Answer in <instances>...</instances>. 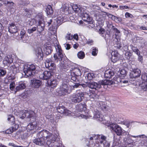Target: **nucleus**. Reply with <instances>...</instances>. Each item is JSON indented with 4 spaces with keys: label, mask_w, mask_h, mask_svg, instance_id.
<instances>
[{
    "label": "nucleus",
    "mask_w": 147,
    "mask_h": 147,
    "mask_svg": "<svg viewBox=\"0 0 147 147\" xmlns=\"http://www.w3.org/2000/svg\"><path fill=\"white\" fill-rule=\"evenodd\" d=\"M56 53L54 54L53 57L54 60L56 62H59L60 66L61 69L66 71V70L69 69V66L66 64V62L64 59V55L60 46L58 45L56 48Z\"/></svg>",
    "instance_id": "f257e3e1"
},
{
    "label": "nucleus",
    "mask_w": 147,
    "mask_h": 147,
    "mask_svg": "<svg viewBox=\"0 0 147 147\" xmlns=\"http://www.w3.org/2000/svg\"><path fill=\"white\" fill-rule=\"evenodd\" d=\"M51 133L47 130H43L39 131L37 134L38 138L33 140V142L36 145L40 146L45 145V139L50 135Z\"/></svg>",
    "instance_id": "f03ea898"
},
{
    "label": "nucleus",
    "mask_w": 147,
    "mask_h": 147,
    "mask_svg": "<svg viewBox=\"0 0 147 147\" xmlns=\"http://www.w3.org/2000/svg\"><path fill=\"white\" fill-rule=\"evenodd\" d=\"M58 90L59 93L65 95L70 94L72 91V87L67 82H63L61 85Z\"/></svg>",
    "instance_id": "7ed1b4c3"
},
{
    "label": "nucleus",
    "mask_w": 147,
    "mask_h": 147,
    "mask_svg": "<svg viewBox=\"0 0 147 147\" xmlns=\"http://www.w3.org/2000/svg\"><path fill=\"white\" fill-rule=\"evenodd\" d=\"M35 65L33 64L25 66L23 69L24 73L26 77H32L35 74L34 71L35 69Z\"/></svg>",
    "instance_id": "20e7f679"
},
{
    "label": "nucleus",
    "mask_w": 147,
    "mask_h": 147,
    "mask_svg": "<svg viewBox=\"0 0 147 147\" xmlns=\"http://www.w3.org/2000/svg\"><path fill=\"white\" fill-rule=\"evenodd\" d=\"M85 92H79L70 96V100L72 103H76L81 102L84 98Z\"/></svg>",
    "instance_id": "39448f33"
},
{
    "label": "nucleus",
    "mask_w": 147,
    "mask_h": 147,
    "mask_svg": "<svg viewBox=\"0 0 147 147\" xmlns=\"http://www.w3.org/2000/svg\"><path fill=\"white\" fill-rule=\"evenodd\" d=\"M35 115V113L32 111L22 110L20 111V117L21 119H23L26 116L29 118L34 117Z\"/></svg>",
    "instance_id": "423d86ee"
},
{
    "label": "nucleus",
    "mask_w": 147,
    "mask_h": 147,
    "mask_svg": "<svg viewBox=\"0 0 147 147\" xmlns=\"http://www.w3.org/2000/svg\"><path fill=\"white\" fill-rule=\"evenodd\" d=\"M57 137L56 136L52 134L51 133L50 135L48 136L47 139V142L45 143V145L47 144L49 147H52L54 146L57 143L56 141Z\"/></svg>",
    "instance_id": "0eeeda50"
},
{
    "label": "nucleus",
    "mask_w": 147,
    "mask_h": 147,
    "mask_svg": "<svg viewBox=\"0 0 147 147\" xmlns=\"http://www.w3.org/2000/svg\"><path fill=\"white\" fill-rule=\"evenodd\" d=\"M110 128L114 131L118 136L124 135L125 131L123 130L121 127L115 124H112L110 125Z\"/></svg>",
    "instance_id": "6e6552de"
},
{
    "label": "nucleus",
    "mask_w": 147,
    "mask_h": 147,
    "mask_svg": "<svg viewBox=\"0 0 147 147\" xmlns=\"http://www.w3.org/2000/svg\"><path fill=\"white\" fill-rule=\"evenodd\" d=\"M53 73L51 71H45L43 73L40 74L39 77L40 79L47 80L51 78Z\"/></svg>",
    "instance_id": "1a4fd4ad"
},
{
    "label": "nucleus",
    "mask_w": 147,
    "mask_h": 147,
    "mask_svg": "<svg viewBox=\"0 0 147 147\" xmlns=\"http://www.w3.org/2000/svg\"><path fill=\"white\" fill-rule=\"evenodd\" d=\"M88 87L92 89H94L96 90H98L102 88L101 84H100V81L98 83L95 82H90L88 83Z\"/></svg>",
    "instance_id": "9d476101"
},
{
    "label": "nucleus",
    "mask_w": 147,
    "mask_h": 147,
    "mask_svg": "<svg viewBox=\"0 0 147 147\" xmlns=\"http://www.w3.org/2000/svg\"><path fill=\"white\" fill-rule=\"evenodd\" d=\"M57 110L59 113L63 114L65 115H68L71 113V111L67 110L65 107L63 106H58Z\"/></svg>",
    "instance_id": "9b49d317"
},
{
    "label": "nucleus",
    "mask_w": 147,
    "mask_h": 147,
    "mask_svg": "<svg viewBox=\"0 0 147 147\" xmlns=\"http://www.w3.org/2000/svg\"><path fill=\"white\" fill-rule=\"evenodd\" d=\"M141 73V71L138 69H133L130 73L129 76L131 78H136L140 77Z\"/></svg>",
    "instance_id": "f8f14e48"
},
{
    "label": "nucleus",
    "mask_w": 147,
    "mask_h": 147,
    "mask_svg": "<svg viewBox=\"0 0 147 147\" xmlns=\"http://www.w3.org/2000/svg\"><path fill=\"white\" fill-rule=\"evenodd\" d=\"M35 54L36 58L38 61L42 60L43 54L42 50L41 48H38L36 50Z\"/></svg>",
    "instance_id": "ddd939ff"
},
{
    "label": "nucleus",
    "mask_w": 147,
    "mask_h": 147,
    "mask_svg": "<svg viewBox=\"0 0 147 147\" xmlns=\"http://www.w3.org/2000/svg\"><path fill=\"white\" fill-rule=\"evenodd\" d=\"M82 16V19L85 21L87 22L90 24L92 22V18L86 12H83L82 11L80 13Z\"/></svg>",
    "instance_id": "4468645a"
},
{
    "label": "nucleus",
    "mask_w": 147,
    "mask_h": 147,
    "mask_svg": "<svg viewBox=\"0 0 147 147\" xmlns=\"http://www.w3.org/2000/svg\"><path fill=\"white\" fill-rule=\"evenodd\" d=\"M45 22L39 21L38 25L37 28V31L38 32V34L39 36L42 34V32L44 30L45 28Z\"/></svg>",
    "instance_id": "2eb2a0df"
},
{
    "label": "nucleus",
    "mask_w": 147,
    "mask_h": 147,
    "mask_svg": "<svg viewBox=\"0 0 147 147\" xmlns=\"http://www.w3.org/2000/svg\"><path fill=\"white\" fill-rule=\"evenodd\" d=\"M100 84H101L102 88H106L108 87V86H110L113 84V82L111 80H105L100 81Z\"/></svg>",
    "instance_id": "dca6fc26"
},
{
    "label": "nucleus",
    "mask_w": 147,
    "mask_h": 147,
    "mask_svg": "<svg viewBox=\"0 0 147 147\" xmlns=\"http://www.w3.org/2000/svg\"><path fill=\"white\" fill-rule=\"evenodd\" d=\"M41 84V82L38 80L33 79L31 80V85L32 87L35 88H39Z\"/></svg>",
    "instance_id": "f3484780"
},
{
    "label": "nucleus",
    "mask_w": 147,
    "mask_h": 147,
    "mask_svg": "<svg viewBox=\"0 0 147 147\" xmlns=\"http://www.w3.org/2000/svg\"><path fill=\"white\" fill-rule=\"evenodd\" d=\"M13 58L11 55H8L5 57L3 60V63L6 65H8L13 62Z\"/></svg>",
    "instance_id": "a211bd4d"
},
{
    "label": "nucleus",
    "mask_w": 147,
    "mask_h": 147,
    "mask_svg": "<svg viewBox=\"0 0 147 147\" xmlns=\"http://www.w3.org/2000/svg\"><path fill=\"white\" fill-rule=\"evenodd\" d=\"M124 141L125 145L129 147H132L134 145L133 140L129 136L125 138Z\"/></svg>",
    "instance_id": "6ab92c4d"
},
{
    "label": "nucleus",
    "mask_w": 147,
    "mask_h": 147,
    "mask_svg": "<svg viewBox=\"0 0 147 147\" xmlns=\"http://www.w3.org/2000/svg\"><path fill=\"white\" fill-rule=\"evenodd\" d=\"M9 32L11 33H16L17 32L18 29L14 24L11 23L10 24L8 28Z\"/></svg>",
    "instance_id": "aec40b11"
},
{
    "label": "nucleus",
    "mask_w": 147,
    "mask_h": 147,
    "mask_svg": "<svg viewBox=\"0 0 147 147\" xmlns=\"http://www.w3.org/2000/svg\"><path fill=\"white\" fill-rule=\"evenodd\" d=\"M95 117L98 118V120L99 121H103V123H106L107 122L104 116L102 114H100L99 112L95 114Z\"/></svg>",
    "instance_id": "412c9836"
},
{
    "label": "nucleus",
    "mask_w": 147,
    "mask_h": 147,
    "mask_svg": "<svg viewBox=\"0 0 147 147\" xmlns=\"http://www.w3.org/2000/svg\"><path fill=\"white\" fill-rule=\"evenodd\" d=\"M26 87L25 84L24 83H22L19 84L16 86L15 89V93H16L17 92L22 90L25 89Z\"/></svg>",
    "instance_id": "4be33fe9"
},
{
    "label": "nucleus",
    "mask_w": 147,
    "mask_h": 147,
    "mask_svg": "<svg viewBox=\"0 0 147 147\" xmlns=\"http://www.w3.org/2000/svg\"><path fill=\"white\" fill-rule=\"evenodd\" d=\"M48 84L50 86L51 88L55 87L58 84V82L55 79L51 80L48 81Z\"/></svg>",
    "instance_id": "5701e85b"
},
{
    "label": "nucleus",
    "mask_w": 147,
    "mask_h": 147,
    "mask_svg": "<svg viewBox=\"0 0 147 147\" xmlns=\"http://www.w3.org/2000/svg\"><path fill=\"white\" fill-rule=\"evenodd\" d=\"M36 127V125L34 122L30 123L27 126V130L30 131L34 129Z\"/></svg>",
    "instance_id": "b1692460"
},
{
    "label": "nucleus",
    "mask_w": 147,
    "mask_h": 147,
    "mask_svg": "<svg viewBox=\"0 0 147 147\" xmlns=\"http://www.w3.org/2000/svg\"><path fill=\"white\" fill-rule=\"evenodd\" d=\"M114 74V72L111 70H107L105 71V78H110L113 76Z\"/></svg>",
    "instance_id": "393cba45"
},
{
    "label": "nucleus",
    "mask_w": 147,
    "mask_h": 147,
    "mask_svg": "<svg viewBox=\"0 0 147 147\" xmlns=\"http://www.w3.org/2000/svg\"><path fill=\"white\" fill-rule=\"evenodd\" d=\"M97 137L99 140V142L100 144H102L104 142H106L107 141L106 136H104L103 135H98Z\"/></svg>",
    "instance_id": "a878e982"
},
{
    "label": "nucleus",
    "mask_w": 147,
    "mask_h": 147,
    "mask_svg": "<svg viewBox=\"0 0 147 147\" xmlns=\"http://www.w3.org/2000/svg\"><path fill=\"white\" fill-rule=\"evenodd\" d=\"M72 9L76 13H80L82 11V8L79 7L76 4H74L72 6Z\"/></svg>",
    "instance_id": "bb28decb"
},
{
    "label": "nucleus",
    "mask_w": 147,
    "mask_h": 147,
    "mask_svg": "<svg viewBox=\"0 0 147 147\" xmlns=\"http://www.w3.org/2000/svg\"><path fill=\"white\" fill-rule=\"evenodd\" d=\"M46 12L48 15L52 14L53 12L52 8L50 5H48L46 8Z\"/></svg>",
    "instance_id": "cd10ccee"
},
{
    "label": "nucleus",
    "mask_w": 147,
    "mask_h": 147,
    "mask_svg": "<svg viewBox=\"0 0 147 147\" xmlns=\"http://www.w3.org/2000/svg\"><path fill=\"white\" fill-rule=\"evenodd\" d=\"M74 76H80L81 75V73L80 70L78 68L75 69L71 72Z\"/></svg>",
    "instance_id": "c85d7f7f"
},
{
    "label": "nucleus",
    "mask_w": 147,
    "mask_h": 147,
    "mask_svg": "<svg viewBox=\"0 0 147 147\" xmlns=\"http://www.w3.org/2000/svg\"><path fill=\"white\" fill-rule=\"evenodd\" d=\"M63 17H59L55 19L54 22L55 24L56 23L57 24L56 25L58 26H59L63 22Z\"/></svg>",
    "instance_id": "c756f323"
},
{
    "label": "nucleus",
    "mask_w": 147,
    "mask_h": 147,
    "mask_svg": "<svg viewBox=\"0 0 147 147\" xmlns=\"http://www.w3.org/2000/svg\"><path fill=\"white\" fill-rule=\"evenodd\" d=\"M53 107L51 106H49L45 108L44 109V112H45V114H51V112L52 111Z\"/></svg>",
    "instance_id": "7c9ffc66"
},
{
    "label": "nucleus",
    "mask_w": 147,
    "mask_h": 147,
    "mask_svg": "<svg viewBox=\"0 0 147 147\" xmlns=\"http://www.w3.org/2000/svg\"><path fill=\"white\" fill-rule=\"evenodd\" d=\"M139 85L143 90L147 91V82H142L141 83L139 84Z\"/></svg>",
    "instance_id": "2f4dec72"
},
{
    "label": "nucleus",
    "mask_w": 147,
    "mask_h": 147,
    "mask_svg": "<svg viewBox=\"0 0 147 147\" xmlns=\"http://www.w3.org/2000/svg\"><path fill=\"white\" fill-rule=\"evenodd\" d=\"M78 106L79 109L81 111H84L86 109V106L84 103H80Z\"/></svg>",
    "instance_id": "473e14b6"
},
{
    "label": "nucleus",
    "mask_w": 147,
    "mask_h": 147,
    "mask_svg": "<svg viewBox=\"0 0 147 147\" xmlns=\"http://www.w3.org/2000/svg\"><path fill=\"white\" fill-rule=\"evenodd\" d=\"M32 13V11L28 9H24V16L28 17H30V16Z\"/></svg>",
    "instance_id": "72a5a7b5"
},
{
    "label": "nucleus",
    "mask_w": 147,
    "mask_h": 147,
    "mask_svg": "<svg viewBox=\"0 0 147 147\" xmlns=\"http://www.w3.org/2000/svg\"><path fill=\"white\" fill-rule=\"evenodd\" d=\"M103 37L105 39L106 42H110L111 41V37L110 35L109 32L108 33L107 32H106V33H105V34Z\"/></svg>",
    "instance_id": "f704fd0d"
},
{
    "label": "nucleus",
    "mask_w": 147,
    "mask_h": 147,
    "mask_svg": "<svg viewBox=\"0 0 147 147\" xmlns=\"http://www.w3.org/2000/svg\"><path fill=\"white\" fill-rule=\"evenodd\" d=\"M36 18L38 19H39L38 22L41 21L45 22L44 21V16L42 13H38L36 15Z\"/></svg>",
    "instance_id": "c9c22d12"
},
{
    "label": "nucleus",
    "mask_w": 147,
    "mask_h": 147,
    "mask_svg": "<svg viewBox=\"0 0 147 147\" xmlns=\"http://www.w3.org/2000/svg\"><path fill=\"white\" fill-rule=\"evenodd\" d=\"M49 66L46 67L50 70L54 69L55 68V65L53 61H51V62L49 63Z\"/></svg>",
    "instance_id": "e433bc0d"
},
{
    "label": "nucleus",
    "mask_w": 147,
    "mask_h": 147,
    "mask_svg": "<svg viewBox=\"0 0 147 147\" xmlns=\"http://www.w3.org/2000/svg\"><path fill=\"white\" fill-rule=\"evenodd\" d=\"M131 136L133 137H134V138H135L140 137V138H144V140H146V142L145 144V145L146 146H147V137L146 136H145V135H138V136Z\"/></svg>",
    "instance_id": "4c0bfd02"
},
{
    "label": "nucleus",
    "mask_w": 147,
    "mask_h": 147,
    "mask_svg": "<svg viewBox=\"0 0 147 147\" xmlns=\"http://www.w3.org/2000/svg\"><path fill=\"white\" fill-rule=\"evenodd\" d=\"M45 54L47 55H48L51 54V47H50L47 46L44 50Z\"/></svg>",
    "instance_id": "58836bf2"
},
{
    "label": "nucleus",
    "mask_w": 147,
    "mask_h": 147,
    "mask_svg": "<svg viewBox=\"0 0 147 147\" xmlns=\"http://www.w3.org/2000/svg\"><path fill=\"white\" fill-rule=\"evenodd\" d=\"M116 22L119 23L121 22L122 19L121 18L113 16L112 19Z\"/></svg>",
    "instance_id": "ea45409f"
},
{
    "label": "nucleus",
    "mask_w": 147,
    "mask_h": 147,
    "mask_svg": "<svg viewBox=\"0 0 147 147\" xmlns=\"http://www.w3.org/2000/svg\"><path fill=\"white\" fill-rule=\"evenodd\" d=\"M77 55L78 58L80 59H82L85 57V54L84 52L80 51L78 53Z\"/></svg>",
    "instance_id": "a19ab883"
},
{
    "label": "nucleus",
    "mask_w": 147,
    "mask_h": 147,
    "mask_svg": "<svg viewBox=\"0 0 147 147\" xmlns=\"http://www.w3.org/2000/svg\"><path fill=\"white\" fill-rule=\"evenodd\" d=\"M58 26L56 24H54L53 25H52L51 27H50L49 28V29L50 31H56L57 29Z\"/></svg>",
    "instance_id": "79ce46f5"
},
{
    "label": "nucleus",
    "mask_w": 147,
    "mask_h": 147,
    "mask_svg": "<svg viewBox=\"0 0 147 147\" xmlns=\"http://www.w3.org/2000/svg\"><path fill=\"white\" fill-rule=\"evenodd\" d=\"M16 129L13 127L10 128L9 129H8L5 131V133L7 134H10L12 133Z\"/></svg>",
    "instance_id": "37998d69"
},
{
    "label": "nucleus",
    "mask_w": 147,
    "mask_h": 147,
    "mask_svg": "<svg viewBox=\"0 0 147 147\" xmlns=\"http://www.w3.org/2000/svg\"><path fill=\"white\" fill-rule=\"evenodd\" d=\"M37 30V28L36 27H33L32 28L28 29L27 30L29 34L32 33Z\"/></svg>",
    "instance_id": "c03bdc74"
},
{
    "label": "nucleus",
    "mask_w": 147,
    "mask_h": 147,
    "mask_svg": "<svg viewBox=\"0 0 147 147\" xmlns=\"http://www.w3.org/2000/svg\"><path fill=\"white\" fill-rule=\"evenodd\" d=\"M92 55L93 56L96 55L98 52V50L97 49L94 47H93L92 48Z\"/></svg>",
    "instance_id": "a18cd8bd"
},
{
    "label": "nucleus",
    "mask_w": 147,
    "mask_h": 147,
    "mask_svg": "<svg viewBox=\"0 0 147 147\" xmlns=\"http://www.w3.org/2000/svg\"><path fill=\"white\" fill-rule=\"evenodd\" d=\"M141 79L144 82H147V74L145 73L142 74L141 76Z\"/></svg>",
    "instance_id": "49530a36"
},
{
    "label": "nucleus",
    "mask_w": 147,
    "mask_h": 147,
    "mask_svg": "<svg viewBox=\"0 0 147 147\" xmlns=\"http://www.w3.org/2000/svg\"><path fill=\"white\" fill-rule=\"evenodd\" d=\"M8 121H10L12 123H14V117L12 115H9L7 119Z\"/></svg>",
    "instance_id": "de8ad7c7"
},
{
    "label": "nucleus",
    "mask_w": 147,
    "mask_h": 147,
    "mask_svg": "<svg viewBox=\"0 0 147 147\" xmlns=\"http://www.w3.org/2000/svg\"><path fill=\"white\" fill-rule=\"evenodd\" d=\"M99 32L100 34L103 37L104 36V35H105V33H106V32H105V29L102 28H101L99 30Z\"/></svg>",
    "instance_id": "09e8293b"
},
{
    "label": "nucleus",
    "mask_w": 147,
    "mask_h": 147,
    "mask_svg": "<svg viewBox=\"0 0 147 147\" xmlns=\"http://www.w3.org/2000/svg\"><path fill=\"white\" fill-rule=\"evenodd\" d=\"M131 56V53L129 52H126L125 54V58L129 60V59L130 57Z\"/></svg>",
    "instance_id": "8fccbe9b"
},
{
    "label": "nucleus",
    "mask_w": 147,
    "mask_h": 147,
    "mask_svg": "<svg viewBox=\"0 0 147 147\" xmlns=\"http://www.w3.org/2000/svg\"><path fill=\"white\" fill-rule=\"evenodd\" d=\"M15 83L14 82H12L9 85V88L11 90H14L15 91Z\"/></svg>",
    "instance_id": "3c124183"
},
{
    "label": "nucleus",
    "mask_w": 147,
    "mask_h": 147,
    "mask_svg": "<svg viewBox=\"0 0 147 147\" xmlns=\"http://www.w3.org/2000/svg\"><path fill=\"white\" fill-rule=\"evenodd\" d=\"M71 76L70 77H71V80H72L71 82H73L72 81L74 82H76V80L77 79V77L78 76H74V75L73 74H72V73H71Z\"/></svg>",
    "instance_id": "603ef678"
},
{
    "label": "nucleus",
    "mask_w": 147,
    "mask_h": 147,
    "mask_svg": "<svg viewBox=\"0 0 147 147\" xmlns=\"http://www.w3.org/2000/svg\"><path fill=\"white\" fill-rule=\"evenodd\" d=\"M118 57H114V56L112 57L111 59V61L113 63H115L118 60Z\"/></svg>",
    "instance_id": "864d4df0"
},
{
    "label": "nucleus",
    "mask_w": 147,
    "mask_h": 147,
    "mask_svg": "<svg viewBox=\"0 0 147 147\" xmlns=\"http://www.w3.org/2000/svg\"><path fill=\"white\" fill-rule=\"evenodd\" d=\"M130 46L131 47V49L133 50V51L135 52V53H136L137 51L139 50L136 47H134L132 45H130Z\"/></svg>",
    "instance_id": "5fc2aeb1"
},
{
    "label": "nucleus",
    "mask_w": 147,
    "mask_h": 147,
    "mask_svg": "<svg viewBox=\"0 0 147 147\" xmlns=\"http://www.w3.org/2000/svg\"><path fill=\"white\" fill-rule=\"evenodd\" d=\"M26 32L23 29L20 32V36H21V38L22 39V38H24V36L25 35Z\"/></svg>",
    "instance_id": "6e6d98bb"
},
{
    "label": "nucleus",
    "mask_w": 147,
    "mask_h": 147,
    "mask_svg": "<svg viewBox=\"0 0 147 147\" xmlns=\"http://www.w3.org/2000/svg\"><path fill=\"white\" fill-rule=\"evenodd\" d=\"M73 38V36L71 35L70 34H67L65 37L66 40H71Z\"/></svg>",
    "instance_id": "4d7b16f0"
},
{
    "label": "nucleus",
    "mask_w": 147,
    "mask_h": 147,
    "mask_svg": "<svg viewBox=\"0 0 147 147\" xmlns=\"http://www.w3.org/2000/svg\"><path fill=\"white\" fill-rule=\"evenodd\" d=\"M51 118H49V116L47 117V119H48V120L51 123H53L54 120L53 118V116L52 115V114H51Z\"/></svg>",
    "instance_id": "13d9d810"
},
{
    "label": "nucleus",
    "mask_w": 147,
    "mask_h": 147,
    "mask_svg": "<svg viewBox=\"0 0 147 147\" xmlns=\"http://www.w3.org/2000/svg\"><path fill=\"white\" fill-rule=\"evenodd\" d=\"M106 142H104L102 143L104 145V147H109L110 146V144L107 141Z\"/></svg>",
    "instance_id": "bf43d9fd"
},
{
    "label": "nucleus",
    "mask_w": 147,
    "mask_h": 147,
    "mask_svg": "<svg viewBox=\"0 0 147 147\" xmlns=\"http://www.w3.org/2000/svg\"><path fill=\"white\" fill-rule=\"evenodd\" d=\"M112 56H114V57H118V54L117 53V51H114L113 52L111 53Z\"/></svg>",
    "instance_id": "052dcab7"
},
{
    "label": "nucleus",
    "mask_w": 147,
    "mask_h": 147,
    "mask_svg": "<svg viewBox=\"0 0 147 147\" xmlns=\"http://www.w3.org/2000/svg\"><path fill=\"white\" fill-rule=\"evenodd\" d=\"M5 4H9L10 5L9 6H10V8H12L14 6V3L12 2H9L8 1H7L6 2V3Z\"/></svg>",
    "instance_id": "680f3d73"
},
{
    "label": "nucleus",
    "mask_w": 147,
    "mask_h": 147,
    "mask_svg": "<svg viewBox=\"0 0 147 147\" xmlns=\"http://www.w3.org/2000/svg\"><path fill=\"white\" fill-rule=\"evenodd\" d=\"M51 62L49 59H47L46 60L45 64L46 67L49 66V63Z\"/></svg>",
    "instance_id": "e2e57ef3"
},
{
    "label": "nucleus",
    "mask_w": 147,
    "mask_h": 147,
    "mask_svg": "<svg viewBox=\"0 0 147 147\" xmlns=\"http://www.w3.org/2000/svg\"><path fill=\"white\" fill-rule=\"evenodd\" d=\"M112 29L116 33L118 34L120 33V31L117 28L115 27L114 26H112Z\"/></svg>",
    "instance_id": "0e129e2a"
},
{
    "label": "nucleus",
    "mask_w": 147,
    "mask_h": 147,
    "mask_svg": "<svg viewBox=\"0 0 147 147\" xmlns=\"http://www.w3.org/2000/svg\"><path fill=\"white\" fill-rule=\"evenodd\" d=\"M120 73L122 75H125L127 74V72L125 70L123 69L120 71Z\"/></svg>",
    "instance_id": "69168bd1"
},
{
    "label": "nucleus",
    "mask_w": 147,
    "mask_h": 147,
    "mask_svg": "<svg viewBox=\"0 0 147 147\" xmlns=\"http://www.w3.org/2000/svg\"><path fill=\"white\" fill-rule=\"evenodd\" d=\"M15 78V77L14 75H11L8 78V80H14Z\"/></svg>",
    "instance_id": "338daca9"
},
{
    "label": "nucleus",
    "mask_w": 147,
    "mask_h": 147,
    "mask_svg": "<svg viewBox=\"0 0 147 147\" xmlns=\"http://www.w3.org/2000/svg\"><path fill=\"white\" fill-rule=\"evenodd\" d=\"M121 84H127L128 82V80H125L124 79H122V80H121Z\"/></svg>",
    "instance_id": "774afa93"
}]
</instances>
